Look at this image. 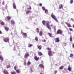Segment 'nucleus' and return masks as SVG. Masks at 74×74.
<instances>
[{
    "label": "nucleus",
    "instance_id": "nucleus-1",
    "mask_svg": "<svg viewBox=\"0 0 74 74\" xmlns=\"http://www.w3.org/2000/svg\"><path fill=\"white\" fill-rule=\"evenodd\" d=\"M51 16L52 18H53L54 20L56 21L57 22H58V21L57 19V18H56V16H55V15H54L53 14V13H52Z\"/></svg>",
    "mask_w": 74,
    "mask_h": 74
},
{
    "label": "nucleus",
    "instance_id": "nucleus-2",
    "mask_svg": "<svg viewBox=\"0 0 74 74\" xmlns=\"http://www.w3.org/2000/svg\"><path fill=\"white\" fill-rule=\"evenodd\" d=\"M62 30L61 29H58V30L57 31V34H62Z\"/></svg>",
    "mask_w": 74,
    "mask_h": 74
},
{
    "label": "nucleus",
    "instance_id": "nucleus-3",
    "mask_svg": "<svg viewBox=\"0 0 74 74\" xmlns=\"http://www.w3.org/2000/svg\"><path fill=\"white\" fill-rule=\"evenodd\" d=\"M52 52L51 51H49L48 52V54L49 56H52Z\"/></svg>",
    "mask_w": 74,
    "mask_h": 74
},
{
    "label": "nucleus",
    "instance_id": "nucleus-4",
    "mask_svg": "<svg viewBox=\"0 0 74 74\" xmlns=\"http://www.w3.org/2000/svg\"><path fill=\"white\" fill-rule=\"evenodd\" d=\"M28 56H29V54H25V55L24 58H27V57H28Z\"/></svg>",
    "mask_w": 74,
    "mask_h": 74
},
{
    "label": "nucleus",
    "instance_id": "nucleus-5",
    "mask_svg": "<svg viewBox=\"0 0 74 74\" xmlns=\"http://www.w3.org/2000/svg\"><path fill=\"white\" fill-rule=\"evenodd\" d=\"M3 73L5 74H9L8 71L6 70H4L3 71Z\"/></svg>",
    "mask_w": 74,
    "mask_h": 74
},
{
    "label": "nucleus",
    "instance_id": "nucleus-6",
    "mask_svg": "<svg viewBox=\"0 0 74 74\" xmlns=\"http://www.w3.org/2000/svg\"><path fill=\"white\" fill-rule=\"evenodd\" d=\"M21 34L23 36H25V37H27V34L26 33H24L23 32H21Z\"/></svg>",
    "mask_w": 74,
    "mask_h": 74
},
{
    "label": "nucleus",
    "instance_id": "nucleus-7",
    "mask_svg": "<svg viewBox=\"0 0 74 74\" xmlns=\"http://www.w3.org/2000/svg\"><path fill=\"white\" fill-rule=\"evenodd\" d=\"M68 70L69 71H71V67H70V66H69L68 67Z\"/></svg>",
    "mask_w": 74,
    "mask_h": 74
},
{
    "label": "nucleus",
    "instance_id": "nucleus-8",
    "mask_svg": "<svg viewBox=\"0 0 74 74\" xmlns=\"http://www.w3.org/2000/svg\"><path fill=\"white\" fill-rule=\"evenodd\" d=\"M13 7L14 9H16V5L15 3H13Z\"/></svg>",
    "mask_w": 74,
    "mask_h": 74
},
{
    "label": "nucleus",
    "instance_id": "nucleus-9",
    "mask_svg": "<svg viewBox=\"0 0 74 74\" xmlns=\"http://www.w3.org/2000/svg\"><path fill=\"white\" fill-rule=\"evenodd\" d=\"M34 59H35V60H38L39 59V58H37V56H35L34 57Z\"/></svg>",
    "mask_w": 74,
    "mask_h": 74
},
{
    "label": "nucleus",
    "instance_id": "nucleus-10",
    "mask_svg": "<svg viewBox=\"0 0 74 74\" xmlns=\"http://www.w3.org/2000/svg\"><path fill=\"white\" fill-rule=\"evenodd\" d=\"M4 41L5 42H7V41H9V39L6 38L4 40Z\"/></svg>",
    "mask_w": 74,
    "mask_h": 74
},
{
    "label": "nucleus",
    "instance_id": "nucleus-11",
    "mask_svg": "<svg viewBox=\"0 0 74 74\" xmlns=\"http://www.w3.org/2000/svg\"><path fill=\"white\" fill-rule=\"evenodd\" d=\"M5 30H6V31H8V30H9V28L8 27H4Z\"/></svg>",
    "mask_w": 74,
    "mask_h": 74
},
{
    "label": "nucleus",
    "instance_id": "nucleus-12",
    "mask_svg": "<svg viewBox=\"0 0 74 74\" xmlns=\"http://www.w3.org/2000/svg\"><path fill=\"white\" fill-rule=\"evenodd\" d=\"M38 54L39 55V56H41V55H42V53H41V52L38 51Z\"/></svg>",
    "mask_w": 74,
    "mask_h": 74
},
{
    "label": "nucleus",
    "instance_id": "nucleus-13",
    "mask_svg": "<svg viewBox=\"0 0 74 74\" xmlns=\"http://www.w3.org/2000/svg\"><path fill=\"white\" fill-rule=\"evenodd\" d=\"M59 9H61V8H63V5H59Z\"/></svg>",
    "mask_w": 74,
    "mask_h": 74
},
{
    "label": "nucleus",
    "instance_id": "nucleus-14",
    "mask_svg": "<svg viewBox=\"0 0 74 74\" xmlns=\"http://www.w3.org/2000/svg\"><path fill=\"white\" fill-rule=\"evenodd\" d=\"M39 67H41V68H44V66H43V65L42 64H40L39 65Z\"/></svg>",
    "mask_w": 74,
    "mask_h": 74
},
{
    "label": "nucleus",
    "instance_id": "nucleus-15",
    "mask_svg": "<svg viewBox=\"0 0 74 74\" xmlns=\"http://www.w3.org/2000/svg\"><path fill=\"white\" fill-rule=\"evenodd\" d=\"M59 42V38H56V42Z\"/></svg>",
    "mask_w": 74,
    "mask_h": 74
},
{
    "label": "nucleus",
    "instance_id": "nucleus-16",
    "mask_svg": "<svg viewBox=\"0 0 74 74\" xmlns=\"http://www.w3.org/2000/svg\"><path fill=\"white\" fill-rule=\"evenodd\" d=\"M38 48L39 49V50H40V49H41V46H38L37 45V46Z\"/></svg>",
    "mask_w": 74,
    "mask_h": 74
},
{
    "label": "nucleus",
    "instance_id": "nucleus-17",
    "mask_svg": "<svg viewBox=\"0 0 74 74\" xmlns=\"http://www.w3.org/2000/svg\"><path fill=\"white\" fill-rule=\"evenodd\" d=\"M42 35V31H40L39 33V35L40 36H41Z\"/></svg>",
    "mask_w": 74,
    "mask_h": 74
},
{
    "label": "nucleus",
    "instance_id": "nucleus-18",
    "mask_svg": "<svg viewBox=\"0 0 74 74\" xmlns=\"http://www.w3.org/2000/svg\"><path fill=\"white\" fill-rule=\"evenodd\" d=\"M0 59H1V60H3V57L2 56H0Z\"/></svg>",
    "mask_w": 74,
    "mask_h": 74
},
{
    "label": "nucleus",
    "instance_id": "nucleus-19",
    "mask_svg": "<svg viewBox=\"0 0 74 74\" xmlns=\"http://www.w3.org/2000/svg\"><path fill=\"white\" fill-rule=\"evenodd\" d=\"M11 23L12 24H13V25H14L15 23V22H14V20H12L11 21Z\"/></svg>",
    "mask_w": 74,
    "mask_h": 74
},
{
    "label": "nucleus",
    "instance_id": "nucleus-20",
    "mask_svg": "<svg viewBox=\"0 0 74 74\" xmlns=\"http://www.w3.org/2000/svg\"><path fill=\"white\" fill-rule=\"evenodd\" d=\"M31 64V63L30 61H28L27 62V65L28 66H29V65H30Z\"/></svg>",
    "mask_w": 74,
    "mask_h": 74
},
{
    "label": "nucleus",
    "instance_id": "nucleus-21",
    "mask_svg": "<svg viewBox=\"0 0 74 74\" xmlns=\"http://www.w3.org/2000/svg\"><path fill=\"white\" fill-rule=\"evenodd\" d=\"M48 23L46 24L47 27H49V21H47Z\"/></svg>",
    "mask_w": 74,
    "mask_h": 74
},
{
    "label": "nucleus",
    "instance_id": "nucleus-22",
    "mask_svg": "<svg viewBox=\"0 0 74 74\" xmlns=\"http://www.w3.org/2000/svg\"><path fill=\"white\" fill-rule=\"evenodd\" d=\"M7 18L8 20H10L11 19V17L9 16H7Z\"/></svg>",
    "mask_w": 74,
    "mask_h": 74
},
{
    "label": "nucleus",
    "instance_id": "nucleus-23",
    "mask_svg": "<svg viewBox=\"0 0 74 74\" xmlns=\"http://www.w3.org/2000/svg\"><path fill=\"white\" fill-rule=\"evenodd\" d=\"M1 25H4V23L2 21L1 23Z\"/></svg>",
    "mask_w": 74,
    "mask_h": 74
},
{
    "label": "nucleus",
    "instance_id": "nucleus-24",
    "mask_svg": "<svg viewBox=\"0 0 74 74\" xmlns=\"http://www.w3.org/2000/svg\"><path fill=\"white\" fill-rule=\"evenodd\" d=\"M42 23L43 25H45V21H42Z\"/></svg>",
    "mask_w": 74,
    "mask_h": 74
},
{
    "label": "nucleus",
    "instance_id": "nucleus-25",
    "mask_svg": "<svg viewBox=\"0 0 74 74\" xmlns=\"http://www.w3.org/2000/svg\"><path fill=\"white\" fill-rule=\"evenodd\" d=\"M48 34L49 36H50V37H52V34H51V33H48Z\"/></svg>",
    "mask_w": 74,
    "mask_h": 74
},
{
    "label": "nucleus",
    "instance_id": "nucleus-26",
    "mask_svg": "<svg viewBox=\"0 0 74 74\" xmlns=\"http://www.w3.org/2000/svg\"><path fill=\"white\" fill-rule=\"evenodd\" d=\"M16 73H20V71H19V70L17 69V70H16Z\"/></svg>",
    "mask_w": 74,
    "mask_h": 74
},
{
    "label": "nucleus",
    "instance_id": "nucleus-27",
    "mask_svg": "<svg viewBox=\"0 0 74 74\" xmlns=\"http://www.w3.org/2000/svg\"><path fill=\"white\" fill-rule=\"evenodd\" d=\"M63 67H64V66H62L59 68V69H60V70H62V69H63Z\"/></svg>",
    "mask_w": 74,
    "mask_h": 74
},
{
    "label": "nucleus",
    "instance_id": "nucleus-28",
    "mask_svg": "<svg viewBox=\"0 0 74 74\" xmlns=\"http://www.w3.org/2000/svg\"><path fill=\"white\" fill-rule=\"evenodd\" d=\"M32 46V45L29 44L28 45V48H30V47H31Z\"/></svg>",
    "mask_w": 74,
    "mask_h": 74
},
{
    "label": "nucleus",
    "instance_id": "nucleus-29",
    "mask_svg": "<svg viewBox=\"0 0 74 74\" xmlns=\"http://www.w3.org/2000/svg\"><path fill=\"white\" fill-rule=\"evenodd\" d=\"M30 12H31L30 11H28L27 12H26V14H29V13H30Z\"/></svg>",
    "mask_w": 74,
    "mask_h": 74
},
{
    "label": "nucleus",
    "instance_id": "nucleus-30",
    "mask_svg": "<svg viewBox=\"0 0 74 74\" xmlns=\"http://www.w3.org/2000/svg\"><path fill=\"white\" fill-rule=\"evenodd\" d=\"M73 54L71 53L70 55V58H72V57H73Z\"/></svg>",
    "mask_w": 74,
    "mask_h": 74
},
{
    "label": "nucleus",
    "instance_id": "nucleus-31",
    "mask_svg": "<svg viewBox=\"0 0 74 74\" xmlns=\"http://www.w3.org/2000/svg\"><path fill=\"white\" fill-rule=\"evenodd\" d=\"M48 11V10H47V9H45V14H47V12Z\"/></svg>",
    "mask_w": 74,
    "mask_h": 74
},
{
    "label": "nucleus",
    "instance_id": "nucleus-32",
    "mask_svg": "<svg viewBox=\"0 0 74 74\" xmlns=\"http://www.w3.org/2000/svg\"><path fill=\"white\" fill-rule=\"evenodd\" d=\"M35 40L36 41H38V38L37 37H36L35 38Z\"/></svg>",
    "mask_w": 74,
    "mask_h": 74
},
{
    "label": "nucleus",
    "instance_id": "nucleus-33",
    "mask_svg": "<svg viewBox=\"0 0 74 74\" xmlns=\"http://www.w3.org/2000/svg\"><path fill=\"white\" fill-rule=\"evenodd\" d=\"M68 27H71V26L70 24H68Z\"/></svg>",
    "mask_w": 74,
    "mask_h": 74
},
{
    "label": "nucleus",
    "instance_id": "nucleus-34",
    "mask_svg": "<svg viewBox=\"0 0 74 74\" xmlns=\"http://www.w3.org/2000/svg\"><path fill=\"white\" fill-rule=\"evenodd\" d=\"M72 37H71V36H70V41H72Z\"/></svg>",
    "mask_w": 74,
    "mask_h": 74
},
{
    "label": "nucleus",
    "instance_id": "nucleus-35",
    "mask_svg": "<svg viewBox=\"0 0 74 74\" xmlns=\"http://www.w3.org/2000/svg\"><path fill=\"white\" fill-rule=\"evenodd\" d=\"M36 30L37 33H39V30H39V29L37 28H36Z\"/></svg>",
    "mask_w": 74,
    "mask_h": 74
},
{
    "label": "nucleus",
    "instance_id": "nucleus-36",
    "mask_svg": "<svg viewBox=\"0 0 74 74\" xmlns=\"http://www.w3.org/2000/svg\"><path fill=\"white\" fill-rule=\"evenodd\" d=\"M73 2V0H71L70 1L71 4H72Z\"/></svg>",
    "mask_w": 74,
    "mask_h": 74
},
{
    "label": "nucleus",
    "instance_id": "nucleus-37",
    "mask_svg": "<svg viewBox=\"0 0 74 74\" xmlns=\"http://www.w3.org/2000/svg\"><path fill=\"white\" fill-rule=\"evenodd\" d=\"M11 74H16V72H12L11 73Z\"/></svg>",
    "mask_w": 74,
    "mask_h": 74
},
{
    "label": "nucleus",
    "instance_id": "nucleus-38",
    "mask_svg": "<svg viewBox=\"0 0 74 74\" xmlns=\"http://www.w3.org/2000/svg\"><path fill=\"white\" fill-rule=\"evenodd\" d=\"M42 9L43 10V11H45V8H44V7H42Z\"/></svg>",
    "mask_w": 74,
    "mask_h": 74
},
{
    "label": "nucleus",
    "instance_id": "nucleus-39",
    "mask_svg": "<svg viewBox=\"0 0 74 74\" xmlns=\"http://www.w3.org/2000/svg\"><path fill=\"white\" fill-rule=\"evenodd\" d=\"M47 28L49 29V30H51V27L50 26H49L47 27Z\"/></svg>",
    "mask_w": 74,
    "mask_h": 74
},
{
    "label": "nucleus",
    "instance_id": "nucleus-40",
    "mask_svg": "<svg viewBox=\"0 0 74 74\" xmlns=\"http://www.w3.org/2000/svg\"><path fill=\"white\" fill-rule=\"evenodd\" d=\"M10 65H9L8 66H7V69H8V68H10Z\"/></svg>",
    "mask_w": 74,
    "mask_h": 74
},
{
    "label": "nucleus",
    "instance_id": "nucleus-41",
    "mask_svg": "<svg viewBox=\"0 0 74 74\" xmlns=\"http://www.w3.org/2000/svg\"><path fill=\"white\" fill-rule=\"evenodd\" d=\"M14 70H16V66H15L14 67Z\"/></svg>",
    "mask_w": 74,
    "mask_h": 74
},
{
    "label": "nucleus",
    "instance_id": "nucleus-42",
    "mask_svg": "<svg viewBox=\"0 0 74 74\" xmlns=\"http://www.w3.org/2000/svg\"><path fill=\"white\" fill-rule=\"evenodd\" d=\"M53 27H54V29L55 30V31L56 30V26H53Z\"/></svg>",
    "mask_w": 74,
    "mask_h": 74
},
{
    "label": "nucleus",
    "instance_id": "nucleus-43",
    "mask_svg": "<svg viewBox=\"0 0 74 74\" xmlns=\"http://www.w3.org/2000/svg\"><path fill=\"white\" fill-rule=\"evenodd\" d=\"M69 30L71 31H73V29H72L71 28H69Z\"/></svg>",
    "mask_w": 74,
    "mask_h": 74
},
{
    "label": "nucleus",
    "instance_id": "nucleus-44",
    "mask_svg": "<svg viewBox=\"0 0 74 74\" xmlns=\"http://www.w3.org/2000/svg\"><path fill=\"white\" fill-rule=\"evenodd\" d=\"M16 44V45H17V47H18L19 46V45L17 43H15Z\"/></svg>",
    "mask_w": 74,
    "mask_h": 74
},
{
    "label": "nucleus",
    "instance_id": "nucleus-45",
    "mask_svg": "<svg viewBox=\"0 0 74 74\" xmlns=\"http://www.w3.org/2000/svg\"><path fill=\"white\" fill-rule=\"evenodd\" d=\"M24 65H25V66H26V63L25 62H24Z\"/></svg>",
    "mask_w": 74,
    "mask_h": 74
},
{
    "label": "nucleus",
    "instance_id": "nucleus-46",
    "mask_svg": "<svg viewBox=\"0 0 74 74\" xmlns=\"http://www.w3.org/2000/svg\"><path fill=\"white\" fill-rule=\"evenodd\" d=\"M57 71H54L55 74H56V73H57Z\"/></svg>",
    "mask_w": 74,
    "mask_h": 74
},
{
    "label": "nucleus",
    "instance_id": "nucleus-47",
    "mask_svg": "<svg viewBox=\"0 0 74 74\" xmlns=\"http://www.w3.org/2000/svg\"><path fill=\"white\" fill-rule=\"evenodd\" d=\"M39 5L40 6V7H41V6H42V4H41V3H40Z\"/></svg>",
    "mask_w": 74,
    "mask_h": 74
},
{
    "label": "nucleus",
    "instance_id": "nucleus-48",
    "mask_svg": "<svg viewBox=\"0 0 74 74\" xmlns=\"http://www.w3.org/2000/svg\"><path fill=\"white\" fill-rule=\"evenodd\" d=\"M2 4H3V5H4V1H3Z\"/></svg>",
    "mask_w": 74,
    "mask_h": 74
},
{
    "label": "nucleus",
    "instance_id": "nucleus-49",
    "mask_svg": "<svg viewBox=\"0 0 74 74\" xmlns=\"http://www.w3.org/2000/svg\"><path fill=\"white\" fill-rule=\"evenodd\" d=\"M66 24V25H68L69 24L67 23L66 22H65Z\"/></svg>",
    "mask_w": 74,
    "mask_h": 74
},
{
    "label": "nucleus",
    "instance_id": "nucleus-50",
    "mask_svg": "<svg viewBox=\"0 0 74 74\" xmlns=\"http://www.w3.org/2000/svg\"><path fill=\"white\" fill-rule=\"evenodd\" d=\"M47 49L48 50V51H49L50 49L49 48H47Z\"/></svg>",
    "mask_w": 74,
    "mask_h": 74
},
{
    "label": "nucleus",
    "instance_id": "nucleus-51",
    "mask_svg": "<svg viewBox=\"0 0 74 74\" xmlns=\"http://www.w3.org/2000/svg\"><path fill=\"white\" fill-rule=\"evenodd\" d=\"M2 33V32H1V31L0 30V34H1Z\"/></svg>",
    "mask_w": 74,
    "mask_h": 74
},
{
    "label": "nucleus",
    "instance_id": "nucleus-52",
    "mask_svg": "<svg viewBox=\"0 0 74 74\" xmlns=\"http://www.w3.org/2000/svg\"><path fill=\"white\" fill-rule=\"evenodd\" d=\"M43 41H44V42H45V41H46V40H45V39H44V40H43Z\"/></svg>",
    "mask_w": 74,
    "mask_h": 74
},
{
    "label": "nucleus",
    "instance_id": "nucleus-53",
    "mask_svg": "<svg viewBox=\"0 0 74 74\" xmlns=\"http://www.w3.org/2000/svg\"><path fill=\"white\" fill-rule=\"evenodd\" d=\"M30 70H31V72H33V71H32V69H30Z\"/></svg>",
    "mask_w": 74,
    "mask_h": 74
},
{
    "label": "nucleus",
    "instance_id": "nucleus-54",
    "mask_svg": "<svg viewBox=\"0 0 74 74\" xmlns=\"http://www.w3.org/2000/svg\"><path fill=\"white\" fill-rule=\"evenodd\" d=\"M73 27L74 28V24L73 25Z\"/></svg>",
    "mask_w": 74,
    "mask_h": 74
},
{
    "label": "nucleus",
    "instance_id": "nucleus-55",
    "mask_svg": "<svg viewBox=\"0 0 74 74\" xmlns=\"http://www.w3.org/2000/svg\"><path fill=\"white\" fill-rule=\"evenodd\" d=\"M14 51H15V47H14Z\"/></svg>",
    "mask_w": 74,
    "mask_h": 74
},
{
    "label": "nucleus",
    "instance_id": "nucleus-56",
    "mask_svg": "<svg viewBox=\"0 0 74 74\" xmlns=\"http://www.w3.org/2000/svg\"><path fill=\"white\" fill-rule=\"evenodd\" d=\"M50 26H51V27H52V25H51Z\"/></svg>",
    "mask_w": 74,
    "mask_h": 74
},
{
    "label": "nucleus",
    "instance_id": "nucleus-57",
    "mask_svg": "<svg viewBox=\"0 0 74 74\" xmlns=\"http://www.w3.org/2000/svg\"><path fill=\"white\" fill-rule=\"evenodd\" d=\"M29 8V9H31V7Z\"/></svg>",
    "mask_w": 74,
    "mask_h": 74
},
{
    "label": "nucleus",
    "instance_id": "nucleus-58",
    "mask_svg": "<svg viewBox=\"0 0 74 74\" xmlns=\"http://www.w3.org/2000/svg\"><path fill=\"white\" fill-rule=\"evenodd\" d=\"M40 74H43L42 73H40Z\"/></svg>",
    "mask_w": 74,
    "mask_h": 74
},
{
    "label": "nucleus",
    "instance_id": "nucleus-59",
    "mask_svg": "<svg viewBox=\"0 0 74 74\" xmlns=\"http://www.w3.org/2000/svg\"><path fill=\"white\" fill-rule=\"evenodd\" d=\"M62 23V24L63 23H62H62Z\"/></svg>",
    "mask_w": 74,
    "mask_h": 74
},
{
    "label": "nucleus",
    "instance_id": "nucleus-60",
    "mask_svg": "<svg viewBox=\"0 0 74 74\" xmlns=\"http://www.w3.org/2000/svg\"><path fill=\"white\" fill-rule=\"evenodd\" d=\"M65 46H66V45H65Z\"/></svg>",
    "mask_w": 74,
    "mask_h": 74
},
{
    "label": "nucleus",
    "instance_id": "nucleus-61",
    "mask_svg": "<svg viewBox=\"0 0 74 74\" xmlns=\"http://www.w3.org/2000/svg\"><path fill=\"white\" fill-rule=\"evenodd\" d=\"M1 21L0 20V22H1Z\"/></svg>",
    "mask_w": 74,
    "mask_h": 74
},
{
    "label": "nucleus",
    "instance_id": "nucleus-62",
    "mask_svg": "<svg viewBox=\"0 0 74 74\" xmlns=\"http://www.w3.org/2000/svg\"><path fill=\"white\" fill-rule=\"evenodd\" d=\"M65 44H66V43H65Z\"/></svg>",
    "mask_w": 74,
    "mask_h": 74
}]
</instances>
